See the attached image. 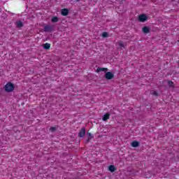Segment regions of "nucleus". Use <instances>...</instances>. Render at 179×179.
<instances>
[{
    "instance_id": "12",
    "label": "nucleus",
    "mask_w": 179,
    "mask_h": 179,
    "mask_svg": "<svg viewBox=\"0 0 179 179\" xmlns=\"http://www.w3.org/2000/svg\"><path fill=\"white\" fill-rule=\"evenodd\" d=\"M131 146L132 148H138V146H139V142L134 141L131 143Z\"/></svg>"
},
{
    "instance_id": "18",
    "label": "nucleus",
    "mask_w": 179,
    "mask_h": 179,
    "mask_svg": "<svg viewBox=\"0 0 179 179\" xmlns=\"http://www.w3.org/2000/svg\"><path fill=\"white\" fill-rule=\"evenodd\" d=\"M87 135L88 136V138H90V139H93V135H92L90 133L87 132Z\"/></svg>"
},
{
    "instance_id": "9",
    "label": "nucleus",
    "mask_w": 179,
    "mask_h": 179,
    "mask_svg": "<svg viewBox=\"0 0 179 179\" xmlns=\"http://www.w3.org/2000/svg\"><path fill=\"white\" fill-rule=\"evenodd\" d=\"M108 170H109V171H110V173H114V171H115V170H117V169L115 168V166L114 165H110L108 167Z\"/></svg>"
},
{
    "instance_id": "11",
    "label": "nucleus",
    "mask_w": 179,
    "mask_h": 179,
    "mask_svg": "<svg viewBox=\"0 0 179 179\" xmlns=\"http://www.w3.org/2000/svg\"><path fill=\"white\" fill-rule=\"evenodd\" d=\"M15 24L18 28L23 27V22H22V21H16Z\"/></svg>"
},
{
    "instance_id": "7",
    "label": "nucleus",
    "mask_w": 179,
    "mask_h": 179,
    "mask_svg": "<svg viewBox=\"0 0 179 179\" xmlns=\"http://www.w3.org/2000/svg\"><path fill=\"white\" fill-rule=\"evenodd\" d=\"M62 16H68L69 13V10H68L67 8H63L61 12Z\"/></svg>"
},
{
    "instance_id": "21",
    "label": "nucleus",
    "mask_w": 179,
    "mask_h": 179,
    "mask_svg": "<svg viewBox=\"0 0 179 179\" xmlns=\"http://www.w3.org/2000/svg\"><path fill=\"white\" fill-rule=\"evenodd\" d=\"M153 94H154V96H159V94H157V92H153Z\"/></svg>"
},
{
    "instance_id": "20",
    "label": "nucleus",
    "mask_w": 179,
    "mask_h": 179,
    "mask_svg": "<svg viewBox=\"0 0 179 179\" xmlns=\"http://www.w3.org/2000/svg\"><path fill=\"white\" fill-rule=\"evenodd\" d=\"M90 139H91V138H90L88 137V138L86 140L85 143H89V142H90Z\"/></svg>"
},
{
    "instance_id": "23",
    "label": "nucleus",
    "mask_w": 179,
    "mask_h": 179,
    "mask_svg": "<svg viewBox=\"0 0 179 179\" xmlns=\"http://www.w3.org/2000/svg\"><path fill=\"white\" fill-rule=\"evenodd\" d=\"M178 67H179V63H178Z\"/></svg>"
},
{
    "instance_id": "4",
    "label": "nucleus",
    "mask_w": 179,
    "mask_h": 179,
    "mask_svg": "<svg viewBox=\"0 0 179 179\" xmlns=\"http://www.w3.org/2000/svg\"><path fill=\"white\" fill-rule=\"evenodd\" d=\"M146 20H148V16H146V15L142 14L138 15V22L143 23L146 22Z\"/></svg>"
},
{
    "instance_id": "2",
    "label": "nucleus",
    "mask_w": 179,
    "mask_h": 179,
    "mask_svg": "<svg viewBox=\"0 0 179 179\" xmlns=\"http://www.w3.org/2000/svg\"><path fill=\"white\" fill-rule=\"evenodd\" d=\"M55 29V27L54 25H46L44 27V31L45 33H51L52 31H54Z\"/></svg>"
},
{
    "instance_id": "22",
    "label": "nucleus",
    "mask_w": 179,
    "mask_h": 179,
    "mask_svg": "<svg viewBox=\"0 0 179 179\" xmlns=\"http://www.w3.org/2000/svg\"><path fill=\"white\" fill-rule=\"evenodd\" d=\"M76 2H79L80 0H76Z\"/></svg>"
},
{
    "instance_id": "19",
    "label": "nucleus",
    "mask_w": 179,
    "mask_h": 179,
    "mask_svg": "<svg viewBox=\"0 0 179 179\" xmlns=\"http://www.w3.org/2000/svg\"><path fill=\"white\" fill-rule=\"evenodd\" d=\"M119 45H120V47H122V48H124V43H123L122 41H121L119 42Z\"/></svg>"
},
{
    "instance_id": "3",
    "label": "nucleus",
    "mask_w": 179,
    "mask_h": 179,
    "mask_svg": "<svg viewBox=\"0 0 179 179\" xmlns=\"http://www.w3.org/2000/svg\"><path fill=\"white\" fill-rule=\"evenodd\" d=\"M104 76L107 80H111V79H114V73H112L110 71L106 72Z\"/></svg>"
},
{
    "instance_id": "17",
    "label": "nucleus",
    "mask_w": 179,
    "mask_h": 179,
    "mask_svg": "<svg viewBox=\"0 0 179 179\" xmlns=\"http://www.w3.org/2000/svg\"><path fill=\"white\" fill-rule=\"evenodd\" d=\"M50 132H55V131H57V127H50Z\"/></svg>"
},
{
    "instance_id": "1",
    "label": "nucleus",
    "mask_w": 179,
    "mask_h": 179,
    "mask_svg": "<svg viewBox=\"0 0 179 179\" xmlns=\"http://www.w3.org/2000/svg\"><path fill=\"white\" fill-rule=\"evenodd\" d=\"M5 90L8 93H10V92H12L13 90H15V85L12 83H8L5 85Z\"/></svg>"
},
{
    "instance_id": "15",
    "label": "nucleus",
    "mask_w": 179,
    "mask_h": 179,
    "mask_svg": "<svg viewBox=\"0 0 179 179\" xmlns=\"http://www.w3.org/2000/svg\"><path fill=\"white\" fill-rule=\"evenodd\" d=\"M102 37H103V38H106V37H108V33H107V32H103V33H102Z\"/></svg>"
},
{
    "instance_id": "6",
    "label": "nucleus",
    "mask_w": 179,
    "mask_h": 179,
    "mask_svg": "<svg viewBox=\"0 0 179 179\" xmlns=\"http://www.w3.org/2000/svg\"><path fill=\"white\" fill-rule=\"evenodd\" d=\"M142 31L145 34H148L150 33V28H149L148 27H143L142 29Z\"/></svg>"
},
{
    "instance_id": "16",
    "label": "nucleus",
    "mask_w": 179,
    "mask_h": 179,
    "mask_svg": "<svg viewBox=\"0 0 179 179\" xmlns=\"http://www.w3.org/2000/svg\"><path fill=\"white\" fill-rule=\"evenodd\" d=\"M168 85L170 87H173L174 86V83L173 81H168Z\"/></svg>"
},
{
    "instance_id": "13",
    "label": "nucleus",
    "mask_w": 179,
    "mask_h": 179,
    "mask_svg": "<svg viewBox=\"0 0 179 179\" xmlns=\"http://www.w3.org/2000/svg\"><path fill=\"white\" fill-rule=\"evenodd\" d=\"M59 20V19L58 18V17H53L52 18V23H57Z\"/></svg>"
},
{
    "instance_id": "10",
    "label": "nucleus",
    "mask_w": 179,
    "mask_h": 179,
    "mask_svg": "<svg viewBox=\"0 0 179 179\" xmlns=\"http://www.w3.org/2000/svg\"><path fill=\"white\" fill-rule=\"evenodd\" d=\"M110 118V113H106L105 115H103L102 120L103 121H107V120H108Z\"/></svg>"
},
{
    "instance_id": "8",
    "label": "nucleus",
    "mask_w": 179,
    "mask_h": 179,
    "mask_svg": "<svg viewBox=\"0 0 179 179\" xmlns=\"http://www.w3.org/2000/svg\"><path fill=\"white\" fill-rule=\"evenodd\" d=\"M108 71V69L107 68H100L98 67L96 69V72H107Z\"/></svg>"
},
{
    "instance_id": "14",
    "label": "nucleus",
    "mask_w": 179,
    "mask_h": 179,
    "mask_svg": "<svg viewBox=\"0 0 179 179\" xmlns=\"http://www.w3.org/2000/svg\"><path fill=\"white\" fill-rule=\"evenodd\" d=\"M50 47H51V44L50 43H45L43 46V48L45 50H50Z\"/></svg>"
},
{
    "instance_id": "5",
    "label": "nucleus",
    "mask_w": 179,
    "mask_h": 179,
    "mask_svg": "<svg viewBox=\"0 0 179 179\" xmlns=\"http://www.w3.org/2000/svg\"><path fill=\"white\" fill-rule=\"evenodd\" d=\"M85 135H86V128L82 127L80 131L78 133V136L80 138H83V136H85Z\"/></svg>"
}]
</instances>
